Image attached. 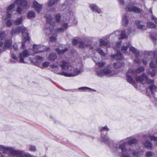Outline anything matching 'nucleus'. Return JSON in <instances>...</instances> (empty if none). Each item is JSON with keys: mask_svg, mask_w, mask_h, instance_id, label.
I'll use <instances>...</instances> for the list:
<instances>
[{"mask_svg": "<svg viewBox=\"0 0 157 157\" xmlns=\"http://www.w3.org/2000/svg\"><path fill=\"white\" fill-rule=\"evenodd\" d=\"M59 66L65 71L61 72L58 66L55 64L50 65L51 71L58 74L67 77L76 76L83 71L82 68L72 67L69 63L64 61H62L60 63Z\"/></svg>", "mask_w": 157, "mask_h": 157, "instance_id": "nucleus-1", "label": "nucleus"}, {"mask_svg": "<svg viewBox=\"0 0 157 157\" xmlns=\"http://www.w3.org/2000/svg\"><path fill=\"white\" fill-rule=\"evenodd\" d=\"M125 140V141L122 140L120 141L118 146L117 148L121 150L123 157H139L143 155V151L142 150L138 151L135 149L132 150L131 149H128L126 147V144L127 142L130 145H132L137 143L138 141L137 140L132 137H129L127 138Z\"/></svg>", "mask_w": 157, "mask_h": 157, "instance_id": "nucleus-2", "label": "nucleus"}, {"mask_svg": "<svg viewBox=\"0 0 157 157\" xmlns=\"http://www.w3.org/2000/svg\"><path fill=\"white\" fill-rule=\"evenodd\" d=\"M149 53L148 56H146L144 59H143L142 62L144 65H146L147 63V59H149L151 58V56H153L154 59L150 63V66L152 69V72H148V73L150 74L152 77H153L155 75L156 73V70L155 69L156 66L154 63L155 62L157 64V57H156L157 52H155L154 53L150 52Z\"/></svg>", "mask_w": 157, "mask_h": 157, "instance_id": "nucleus-3", "label": "nucleus"}, {"mask_svg": "<svg viewBox=\"0 0 157 157\" xmlns=\"http://www.w3.org/2000/svg\"><path fill=\"white\" fill-rule=\"evenodd\" d=\"M20 32L23 34V40L24 41L22 44V48H24L25 47V44L26 43H29V37L28 36V33L26 29L24 26H19L16 29H12L11 34L12 35H15L16 33H19Z\"/></svg>", "mask_w": 157, "mask_h": 157, "instance_id": "nucleus-4", "label": "nucleus"}, {"mask_svg": "<svg viewBox=\"0 0 157 157\" xmlns=\"http://www.w3.org/2000/svg\"><path fill=\"white\" fill-rule=\"evenodd\" d=\"M128 48H129L130 51L132 52L134 54L133 60L136 63L139 64H140V61L139 58L140 56L139 52L134 48L131 46L129 43H128V44L126 43L121 48V51L123 53H125Z\"/></svg>", "mask_w": 157, "mask_h": 157, "instance_id": "nucleus-5", "label": "nucleus"}, {"mask_svg": "<svg viewBox=\"0 0 157 157\" xmlns=\"http://www.w3.org/2000/svg\"><path fill=\"white\" fill-rule=\"evenodd\" d=\"M30 55V54L26 49H25L20 54V57L18 58L14 54L12 55V58L14 59L13 63L19 62L22 63H28V56Z\"/></svg>", "mask_w": 157, "mask_h": 157, "instance_id": "nucleus-6", "label": "nucleus"}, {"mask_svg": "<svg viewBox=\"0 0 157 157\" xmlns=\"http://www.w3.org/2000/svg\"><path fill=\"white\" fill-rule=\"evenodd\" d=\"M22 0H15L14 1L13 3L7 7L6 17H5V19H7L11 17L13 10L15 6V4H20Z\"/></svg>", "mask_w": 157, "mask_h": 157, "instance_id": "nucleus-7", "label": "nucleus"}, {"mask_svg": "<svg viewBox=\"0 0 157 157\" xmlns=\"http://www.w3.org/2000/svg\"><path fill=\"white\" fill-rule=\"evenodd\" d=\"M33 54H36L39 52H41L43 51H48L49 50L50 48H47L45 46H42L40 45L35 44L33 45Z\"/></svg>", "mask_w": 157, "mask_h": 157, "instance_id": "nucleus-8", "label": "nucleus"}, {"mask_svg": "<svg viewBox=\"0 0 157 157\" xmlns=\"http://www.w3.org/2000/svg\"><path fill=\"white\" fill-rule=\"evenodd\" d=\"M131 75L133 76L135 75L134 74L133 69L130 68L129 69L127 72V81L130 84L134 85L135 84V81L132 78V77L131 76Z\"/></svg>", "mask_w": 157, "mask_h": 157, "instance_id": "nucleus-9", "label": "nucleus"}, {"mask_svg": "<svg viewBox=\"0 0 157 157\" xmlns=\"http://www.w3.org/2000/svg\"><path fill=\"white\" fill-rule=\"evenodd\" d=\"M135 79L136 81L140 82H141L143 80H145L149 84H153L154 83L153 81L148 79L145 74H143L141 77L137 76L135 78Z\"/></svg>", "mask_w": 157, "mask_h": 157, "instance_id": "nucleus-10", "label": "nucleus"}, {"mask_svg": "<svg viewBox=\"0 0 157 157\" xmlns=\"http://www.w3.org/2000/svg\"><path fill=\"white\" fill-rule=\"evenodd\" d=\"M112 35L118 39H124L127 37V36L124 31H122L121 33L118 31H115L112 33Z\"/></svg>", "mask_w": 157, "mask_h": 157, "instance_id": "nucleus-11", "label": "nucleus"}, {"mask_svg": "<svg viewBox=\"0 0 157 157\" xmlns=\"http://www.w3.org/2000/svg\"><path fill=\"white\" fill-rule=\"evenodd\" d=\"M126 9L129 12H133L137 13H140L141 11L140 9L134 6L133 4H131L127 6Z\"/></svg>", "mask_w": 157, "mask_h": 157, "instance_id": "nucleus-12", "label": "nucleus"}, {"mask_svg": "<svg viewBox=\"0 0 157 157\" xmlns=\"http://www.w3.org/2000/svg\"><path fill=\"white\" fill-rule=\"evenodd\" d=\"M32 7L38 13H39L42 10L43 5L40 4L36 1H34L33 2Z\"/></svg>", "mask_w": 157, "mask_h": 157, "instance_id": "nucleus-13", "label": "nucleus"}, {"mask_svg": "<svg viewBox=\"0 0 157 157\" xmlns=\"http://www.w3.org/2000/svg\"><path fill=\"white\" fill-rule=\"evenodd\" d=\"M97 75L99 76H102L104 75H110L112 73V71L109 69L106 68L103 71H97Z\"/></svg>", "mask_w": 157, "mask_h": 157, "instance_id": "nucleus-14", "label": "nucleus"}, {"mask_svg": "<svg viewBox=\"0 0 157 157\" xmlns=\"http://www.w3.org/2000/svg\"><path fill=\"white\" fill-rule=\"evenodd\" d=\"M63 23L62 25V27L56 29L55 32L56 33H60L63 32L66 30L68 28L67 23V22H64V20L63 21Z\"/></svg>", "mask_w": 157, "mask_h": 157, "instance_id": "nucleus-15", "label": "nucleus"}, {"mask_svg": "<svg viewBox=\"0 0 157 157\" xmlns=\"http://www.w3.org/2000/svg\"><path fill=\"white\" fill-rule=\"evenodd\" d=\"M12 41L10 39L7 40H6L3 47L4 50L8 48H10L11 47Z\"/></svg>", "mask_w": 157, "mask_h": 157, "instance_id": "nucleus-16", "label": "nucleus"}, {"mask_svg": "<svg viewBox=\"0 0 157 157\" xmlns=\"http://www.w3.org/2000/svg\"><path fill=\"white\" fill-rule=\"evenodd\" d=\"M63 47L62 46L60 45L59 48L56 49V51L57 52V53L59 54H62L67 50V48H65L64 49H63Z\"/></svg>", "mask_w": 157, "mask_h": 157, "instance_id": "nucleus-17", "label": "nucleus"}, {"mask_svg": "<svg viewBox=\"0 0 157 157\" xmlns=\"http://www.w3.org/2000/svg\"><path fill=\"white\" fill-rule=\"evenodd\" d=\"M47 22L50 25L54 26L55 25V22L53 19V17L51 16H49L47 17Z\"/></svg>", "mask_w": 157, "mask_h": 157, "instance_id": "nucleus-18", "label": "nucleus"}, {"mask_svg": "<svg viewBox=\"0 0 157 157\" xmlns=\"http://www.w3.org/2000/svg\"><path fill=\"white\" fill-rule=\"evenodd\" d=\"M20 4L21 6L25 9L28 8L30 6L28 2L25 0H23Z\"/></svg>", "mask_w": 157, "mask_h": 157, "instance_id": "nucleus-19", "label": "nucleus"}, {"mask_svg": "<svg viewBox=\"0 0 157 157\" xmlns=\"http://www.w3.org/2000/svg\"><path fill=\"white\" fill-rule=\"evenodd\" d=\"M27 17L29 19L34 18L36 17L35 12L32 10L30 11L27 13Z\"/></svg>", "mask_w": 157, "mask_h": 157, "instance_id": "nucleus-20", "label": "nucleus"}, {"mask_svg": "<svg viewBox=\"0 0 157 157\" xmlns=\"http://www.w3.org/2000/svg\"><path fill=\"white\" fill-rule=\"evenodd\" d=\"M90 8L93 11H96L98 13L101 12V10L98 8V7L95 5H91L90 6Z\"/></svg>", "mask_w": 157, "mask_h": 157, "instance_id": "nucleus-21", "label": "nucleus"}, {"mask_svg": "<svg viewBox=\"0 0 157 157\" xmlns=\"http://www.w3.org/2000/svg\"><path fill=\"white\" fill-rule=\"evenodd\" d=\"M57 55L55 53H52L50 54L48 57V59L49 60L54 61L57 58Z\"/></svg>", "mask_w": 157, "mask_h": 157, "instance_id": "nucleus-22", "label": "nucleus"}, {"mask_svg": "<svg viewBox=\"0 0 157 157\" xmlns=\"http://www.w3.org/2000/svg\"><path fill=\"white\" fill-rule=\"evenodd\" d=\"M149 89L151 94L154 96L155 92L157 90V87L155 85H151L149 86Z\"/></svg>", "mask_w": 157, "mask_h": 157, "instance_id": "nucleus-23", "label": "nucleus"}, {"mask_svg": "<svg viewBox=\"0 0 157 157\" xmlns=\"http://www.w3.org/2000/svg\"><path fill=\"white\" fill-rule=\"evenodd\" d=\"M113 57L114 59L119 60H121L123 58L122 55L120 52H117L116 55L113 56Z\"/></svg>", "mask_w": 157, "mask_h": 157, "instance_id": "nucleus-24", "label": "nucleus"}, {"mask_svg": "<svg viewBox=\"0 0 157 157\" xmlns=\"http://www.w3.org/2000/svg\"><path fill=\"white\" fill-rule=\"evenodd\" d=\"M144 68L142 67H141L139 68H138L135 71L133 69V71L134 72V74L135 75H136L137 74L139 73L140 72L144 71Z\"/></svg>", "mask_w": 157, "mask_h": 157, "instance_id": "nucleus-25", "label": "nucleus"}, {"mask_svg": "<svg viewBox=\"0 0 157 157\" xmlns=\"http://www.w3.org/2000/svg\"><path fill=\"white\" fill-rule=\"evenodd\" d=\"M101 141L104 142L106 143H108L110 141V139L108 137L107 135L102 136L101 139Z\"/></svg>", "mask_w": 157, "mask_h": 157, "instance_id": "nucleus-26", "label": "nucleus"}, {"mask_svg": "<svg viewBox=\"0 0 157 157\" xmlns=\"http://www.w3.org/2000/svg\"><path fill=\"white\" fill-rule=\"evenodd\" d=\"M137 28L141 30H145L146 27L144 25L140 24V21H138L136 22Z\"/></svg>", "mask_w": 157, "mask_h": 157, "instance_id": "nucleus-27", "label": "nucleus"}, {"mask_svg": "<svg viewBox=\"0 0 157 157\" xmlns=\"http://www.w3.org/2000/svg\"><path fill=\"white\" fill-rule=\"evenodd\" d=\"M23 22V17L18 18L14 21V23L16 25H18L22 24Z\"/></svg>", "mask_w": 157, "mask_h": 157, "instance_id": "nucleus-28", "label": "nucleus"}, {"mask_svg": "<svg viewBox=\"0 0 157 157\" xmlns=\"http://www.w3.org/2000/svg\"><path fill=\"white\" fill-rule=\"evenodd\" d=\"M122 23V25L124 26H126V25L128 24V21L126 16H124L123 17Z\"/></svg>", "mask_w": 157, "mask_h": 157, "instance_id": "nucleus-29", "label": "nucleus"}, {"mask_svg": "<svg viewBox=\"0 0 157 157\" xmlns=\"http://www.w3.org/2000/svg\"><path fill=\"white\" fill-rule=\"evenodd\" d=\"M59 0H50L48 3V5L49 6H52L57 3Z\"/></svg>", "mask_w": 157, "mask_h": 157, "instance_id": "nucleus-30", "label": "nucleus"}, {"mask_svg": "<svg viewBox=\"0 0 157 157\" xmlns=\"http://www.w3.org/2000/svg\"><path fill=\"white\" fill-rule=\"evenodd\" d=\"M144 145L145 146L149 148L150 149L152 147L151 143L148 140H146L144 143Z\"/></svg>", "mask_w": 157, "mask_h": 157, "instance_id": "nucleus-31", "label": "nucleus"}, {"mask_svg": "<svg viewBox=\"0 0 157 157\" xmlns=\"http://www.w3.org/2000/svg\"><path fill=\"white\" fill-rule=\"evenodd\" d=\"M49 64V63L48 62L45 61L41 65H40V67L41 68L43 69L48 67Z\"/></svg>", "mask_w": 157, "mask_h": 157, "instance_id": "nucleus-32", "label": "nucleus"}, {"mask_svg": "<svg viewBox=\"0 0 157 157\" xmlns=\"http://www.w3.org/2000/svg\"><path fill=\"white\" fill-rule=\"evenodd\" d=\"M36 62L37 63H39L44 60L43 57L39 56H36Z\"/></svg>", "mask_w": 157, "mask_h": 157, "instance_id": "nucleus-33", "label": "nucleus"}, {"mask_svg": "<svg viewBox=\"0 0 157 157\" xmlns=\"http://www.w3.org/2000/svg\"><path fill=\"white\" fill-rule=\"evenodd\" d=\"M147 26L149 28H155V25L153 23L149 22L147 23Z\"/></svg>", "mask_w": 157, "mask_h": 157, "instance_id": "nucleus-34", "label": "nucleus"}, {"mask_svg": "<svg viewBox=\"0 0 157 157\" xmlns=\"http://www.w3.org/2000/svg\"><path fill=\"white\" fill-rule=\"evenodd\" d=\"M149 137L151 140L156 141L157 140V132L154 134V136H150Z\"/></svg>", "mask_w": 157, "mask_h": 157, "instance_id": "nucleus-35", "label": "nucleus"}, {"mask_svg": "<svg viewBox=\"0 0 157 157\" xmlns=\"http://www.w3.org/2000/svg\"><path fill=\"white\" fill-rule=\"evenodd\" d=\"M154 155V153L151 151L147 152L146 154V156L147 157H151Z\"/></svg>", "mask_w": 157, "mask_h": 157, "instance_id": "nucleus-36", "label": "nucleus"}, {"mask_svg": "<svg viewBox=\"0 0 157 157\" xmlns=\"http://www.w3.org/2000/svg\"><path fill=\"white\" fill-rule=\"evenodd\" d=\"M44 30L45 33L48 34H49L52 32V30L50 29V28H45Z\"/></svg>", "mask_w": 157, "mask_h": 157, "instance_id": "nucleus-37", "label": "nucleus"}, {"mask_svg": "<svg viewBox=\"0 0 157 157\" xmlns=\"http://www.w3.org/2000/svg\"><path fill=\"white\" fill-rule=\"evenodd\" d=\"M6 36V35L4 32H0V40H2Z\"/></svg>", "mask_w": 157, "mask_h": 157, "instance_id": "nucleus-38", "label": "nucleus"}, {"mask_svg": "<svg viewBox=\"0 0 157 157\" xmlns=\"http://www.w3.org/2000/svg\"><path fill=\"white\" fill-rule=\"evenodd\" d=\"M123 65L122 63L118 62L117 63H114V66L115 68H117L121 67Z\"/></svg>", "mask_w": 157, "mask_h": 157, "instance_id": "nucleus-39", "label": "nucleus"}, {"mask_svg": "<svg viewBox=\"0 0 157 157\" xmlns=\"http://www.w3.org/2000/svg\"><path fill=\"white\" fill-rule=\"evenodd\" d=\"M95 58H93V60H94V62H95V63L97 64V65H98V66L99 67H102L104 65V63H103V62H99V63H97L95 61L94 59Z\"/></svg>", "mask_w": 157, "mask_h": 157, "instance_id": "nucleus-40", "label": "nucleus"}, {"mask_svg": "<svg viewBox=\"0 0 157 157\" xmlns=\"http://www.w3.org/2000/svg\"><path fill=\"white\" fill-rule=\"evenodd\" d=\"M23 9L21 8L20 6H18L17 9L16 11L17 13L19 14H21V13L22 11H23Z\"/></svg>", "mask_w": 157, "mask_h": 157, "instance_id": "nucleus-41", "label": "nucleus"}, {"mask_svg": "<svg viewBox=\"0 0 157 157\" xmlns=\"http://www.w3.org/2000/svg\"><path fill=\"white\" fill-rule=\"evenodd\" d=\"M107 43L106 42H105L104 41L102 40H100V46H105L107 45Z\"/></svg>", "mask_w": 157, "mask_h": 157, "instance_id": "nucleus-42", "label": "nucleus"}, {"mask_svg": "<svg viewBox=\"0 0 157 157\" xmlns=\"http://www.w3.org/2000/svg\"><path fill=\"white\" fill-rule=\"evenodd\" d=\"M96 51L101 55L103 56H104L105 55V54L103 52L102 50H101L100 48L97 49Z\"/></svg>", "mask_w": 157, "mask_h": 157, "instance_id": "nucleus-43", "label": "nucleus"}, {"mask_svg": "<svg viewBox=\"0 0 157 157\" xmlns=\"http://www.w3.org/2000/svg\"><path fill=\"white\" fill-rule=\"evenodd\" d=\"M12 24V21L10 20H9L7 21L6 25L7 26H11Z\"/></svg>", "mask_w": 157, "mask_h": 157, "instance_id": "nucleus-44", "label": "nucleus"}, {"mask_svg": "<svg viewBox=\"0 0 157 157\" xmlns=\"http://www.w3.org/2000/svg\"><path fill=\"white\" fill-rule=\"evenodd\" d=\"M100 131H108L109 129L107 127V126H105L104 127H103L101 128L100 129Z\"/></svg>", "mask_w": 157, "mask_h": 157, "instance_id": "nucleus-45", "label": "nucleus"}, {"mask_svg": "<svg viewBox=\"0 0 157 157\" xmlns=\"http://www.w3.org/2000/svg\"><path fill=\"white\" fill-rule=\"evenodd\" d=\"M56 38L55 37L52 36L50 38V41L52 42H54L56 40Z\"/></svg>", "mask_w": 157, "mask_h": 157, "instance_id": "nucleus-46", "label": "nucleus"}, {"mask_svg": "<svg viewBox=\"0 0 157 157\" xmlns=\"http://www.w3.org/2000/svg\"><path fill=\"white\" fill-rule=\"evenodd\" d=\"M30 150L31 151H34L36 150V148L34 146L31 145L30 147Z\"/></svg>", "mask_w": 157, "mask_h": 157, "instance_id": "nucleus-47", "label": "nucleus"}, {"mask_svg": "<svg viewBox=\"0 0 157 157\" xmlns=\"http://www.w3.org/2000/svg\"><path fill=\"white\" fill-rule=\"evenodd\" d=\"M56 17L57 21L58 22H59V21L60 18V15L59 14L56 15Z\"/></svg>", "mask_w": 157, "mask_h": 157, "instance_id": "nucleus-48", "label": "nucleus"}, {"mask_svg": "<svg viewBox=\"0 0 157 157\" xmlns=\"http://www.w3.org/2000/svg\"><path fill=\"white\" fill-rule=\"evenodd\" d=\"M13 47L15 51H16L18 49V46L17 44H14L13 45Z\"/></svg>", "mask_w": 157, "mask_h": 157, "instance_id": "nucleus-49", "label": "nucleus"}, {"mask_svg": "<svg viewBox=\"0 0 157 157\" xmlns=\"http://www.w3.org/2000/svg\"><path fill=\"white\" fill-rule=\"evenodd\" d=\"M121 41H120L119 42L117 43V44H116V48H114L115 50H117V48H118L120 47V45H121Z\"/></svg>", "mask_w": 157, "mask_h": 157, "instance_id": "nucleus-50", "label": "nucleus"}, {"mask_svg": "<svg viewBox=\"0 0 157 157\" xmlns=\"http://www.w3.org/2000/svg\"><path fill=\"white\" fill-rule=\"evenodd\" d=\"M78 43V40L76 39H74L73 40L72 43L74 45Z\"/></svg>", "mask_w": 157, "mask_h": 157, "instance_id": "nucleus-51", "label": "nucleus"}, {"mask_svg": "<svg viewBox=\"0 0 157 157\" xmlns=\"http://www.w3.org/2000/svg\"><path fill=\"white\" fill-rule=\"evenodd\" d=\"M79 89L80 90L82 89V90H88V89H90V88L87 87H81V88H80Z\"/></svg>", "mask_w": 157, "mask_h": 157, "instance_id": "nucleus-52", "label": "nucleus"}, {"mask_svg": "<svg viewBox=\"0 0 157 157\" xmlns=\"http://www.w3.org/2000/svg\"><path fill=\"white\" fill-rule=\"evenodd\" d=\"M79 45L80 47H83L84 46V43L82 42H80L79 43Z\"/></svg>", "mask_w": 157, "mask_h": 157, "instance_id": "nucleus-53", "label": "nucleus"}, {"mask_svg": "<svg viewBox=\"0 0 157 157\" xmlns=\"http://www.w3.org/2000/svg\"><path fill=\"white\" fill-rule=\"evenodd\" d=\"M119 2L120 4L121 5H123L124 1L123 0H119Z\"/></svg>", "mask_w": 157, "mask_h": 157, "instance_id": "nucleus-54", "label": "nucleus"}, {"mask_svg": "<svg viewBox=\"0 0 157 157\" xmlns=\"http://www.w3.org/2000/svg\"><path fill=\"white\" fill-rule=\"evenodd\" d=\"M66 17V19L65 20L67 21L69 20V16H68V15H67V17Z\"/></svg>", "mask_w": 157, "mask_h": 157, "instance_id": "nucleus-55", "label": "nucleus"}, {"mask_svg": "<svg viewBox=\"0 0 157 157\" xmlns=\"http://www.w3.org/2000/svg\"><path fill=\"white\" fill-rule=\"evenodd\" d=\"M3 44V42H2L1 41H0V47L2 46Z\"/></svg>", "mask_w": 157, "mask_h": 157, "instance_id": "nucleus-56", "label": "nucleus"}, {"mask_svg": "<svg viewBox=\"0 0 157 157\" xmlns=\"http://www.w3.org/2000/svg\"><path fill=\"white\" fill-rule=\"evenodd\" d=\"M4 50V49H3V48L2 49L0 48V53H1Z\"/></svg>", "mask_w": 157, "mask_h": 157, "instance_id": "nucleus-57", "label": "nucleus"}, {"mask_svg": "<svg viewBox=\"0 0 157 157\" xmlns=\"http://www.w3.org/2000/svg\"><path fill=\"white\" fill-rule=\"evenodd\" d=\"M150 11L151 13H152V10L151 8L150 9Z\"/></svg>", "mask_w": 157, "mask_h": 157, "instance_id": "nucleus-58", "label": "nucleus"}, {"mask_svg": "<svg viewBox=\"0 0 157 157\" xmlns=\"http://www.w3.org/2000/svg\"><path fill=\"white\" fill-rule=\"evenodd\" d=\"M128 34H130V32H129V29H128Z\"/></svg>", "mask_w": 157, "mask_h": 157, "instance_id": "nucleus-59", "label": "nucleus"}, {"mask_svg": "<svg viewBox=\"0 0 157 157\" xmlns=\"http://www.w3.org/2000/svg\"><path fill=\"white\" fill-rule=\"evenodd\" d=\"M146 136L145 135V136H143V138L144 139H145V137Z\"/></svg>", "mask_w": 157, "mask_h": 157, "instance_id": "nucleus-60", "label": "nucleus"}, {"mask_svg": "<svg viewBox=\"0 0 157 157\" xmlns=\"http://www.w3.org/2000/svg\"><path fill=\"white\" fill-rule=\"evenodd\" d=\"M0 157H4L2 155H0Z\"/></svg>", "mask_w": 157, "mask_h": 157, "instance_id": "nucleus-61", "label": "nucleus"}, {"mask_svg": "<svg viewBox=\"0 0 157 157\" xmlns=\"http://www.w3.org/2000/svg\"><path fill=\"white\" fill-rule=\"evenodd\" d=\"M68 14H69V15H70V13H68Z\"/></svg>", "mask_w": 157, "mask_h": 157, "instance_id": "nucleus-62", "label": "nucleus"}]
</instances>
